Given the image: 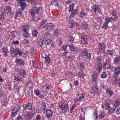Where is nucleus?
I'll list each match as a JSON object with an SVG mask.
<instances>
[{
  "mask_svg": "<svg viewBox=\"0 0 120 120\" xmlns=\"http://www.w3.org/2000/svg\"><path fill=\"white\" fill-rule=\"evenodd\" d=\"M43 40L39 39L37 41L38 44L40 47L44 48L48 43H50L52 40V36L49 33L46 32L43 36Z\"/></svg>",
  "mask_w": 120,
  "mask_h": 120,
  "instance_id": "nucleus-1",
  "label": "nucleus"
},
{
  "mask_svg": "<svg viewBox=\"0 0 120 120\" xmlns=\"http://www.w3.org/2000/svg\"><path fill=\"white\" fill-rule=\"evenodd\" d=\"M41 7L39 8L34 7L32 9H30L29 11L30 14L32 16H35L36 14H37L38 11L41 10Z\"/></svg>",
  "mask_w": 120,
  "mask_h": 120,
  "instance_id": "nucleus-2",
  "label": "nucleus"
},
{
  "mask_svg": "<svg viewBox=\"0 0 120 120\" xmlns=\"http://www.w3.org/2000/svg\"><path fill=\"white\" fill-rule=\"evenodd\" d=\"M43 112L44 113H46V117L48 119L52 117L53 112L51 109H44L43 110Z\"/></svg>",
  "mask_w": 120,
  "mask_h": 120,
  "instance_id": "nucleus-3",
  "label": "nucleus"
},
{
  "mask_svg": "<svg viewBox=\"0 0 120 120\" xmlns=\"http://www.w3.org/2000/svg\"><path fill=\"white\" fill-rule=\"evenodd\" d=\"M33 83L31 81L28 82L27 86L25 88V92L27 93V94L28 95L29 94V90L33 87Z\"/></svg>",
  "mask_w": 120,
  "mask_h": 120,
  "instance_id": "nucleus-4",
  "label": "nucleus"
},
{
  "mask_svg": "<svg viewBox=\"0 0 120 120\" xmlns=\"http://www.w3.org/2000/svg\"><path fill=\"white\" fill-rule=\"evenodd\" d=\"M86 50V49H84L82 50L81 52L82 55L83 56H86V58L87 59H90L91 57V54L87 52Z\"/></svg>",
  "mask_w": 120,
  "mask_h": 120,
  "instance_id": "nucleus-5",
  "label": "nucleus"
},
{
  "mask_svg": "<svg viewBox=\"0 0 120 120\" xmlns=\"http://www.w3.org/2000/svg\"><path fill=\"white\" fill-rule=\"evenodd\" d=\"M54 28V25L52 23L46 24L45 27L46 30L48 31H49L52 30Z\"/></svg>",
  "mask_w": 120,
  "mask_h": 120,
  "instance_id": "nucleus-6",
  "label": "nucleus"
},
{
  "mask_svg": "<svg viewBox=\"0 0 120 120\" xmlns=\"http://www.w3.org/2000/svg\"><path fill=\"white\" fill-rule=\"evenodd\" d=\"M100 53H102L105 52V45L103 43H100L98 46Z\"/></svg>",
  "mask_w": 120,
  "mask_h": 120,
  "instance_id": "nucleus-7",
  "label": "nucleus"
},
{
  "mask_svg": "<svg viewBox=\"0 0 120 120\" xmlns=\"http://www.w3.org/2000/svg\"><path fill=\"white\" fill-rule=\"evenodd\" d=\"M92 10L94 12H97L99 13H100L101 12V10L99 8L98 5L96 4L94 5L92 7Z\"/></svg>",
  "mask_w": 120,
  "mask_h": 120,
  "instance_id": "nucleus-8",
  "label": "nucleus"
},
{
  "mask_svg": "<svg viewBox=\"0 0 120 120\" xmlns=\"http://www.w3.org/2000/svg\"><path fill=\"white\" fill-rule=\"evenodd\" d=\"M81 42L83 45H85L87 43L88 38L87 36L83 35L81 36Z\"/></svg>",
  "mask_w": 120,
  "mask_h": 120,
  "instance_id": "nucleus-9",
  "label": "nucleus"
},
{
  "mask_svg": "<svg viewBox=\"0 0 120 120\" xmlns=\"http://www.w3.org/2000/svg\"><path fill=\"white\" fill-rule=\"evenodd\" d=\"M104 104L105 105V109L108 110L109 112L110 111L111 109L110 106V101L108 100H106L104 102Z\"/></svg>",
  "mask_w": 120,
  "mask_h": 120,
  "instance_id": "nucleus-10",
  "label": "nucleus"
},
{
  "mask_svg": "<svg viewBox=\"0 0 120 120\" xmlns=\"http://www.w3.org/2000/svg\"><path fill=\"white\" fill-rule=\"evenodd\" d=\"M18 2L19 3L21 7V10H24L25 8V7L26 6V3L25 2H22L20 0H18Z\"/></svg>",
  "mask_w": 120,
  "mask_h": 120,
  "instance_id": "nucleus-11",
  "label": "nucleus"
},
{
  "mask_svg": "<svg viewBox=\"0 0 120 120\" xmlns=\"http://www.w3.org/2000/svg\"><path fill=\"white\" fill-rule=\"evenodd\" d=\"M114 77L116 78L118 76V75L120 73V67H117L114 69Z\"/></svg>",
  "mask_w": 120,
  "mask_h": 120,
  "instance_id": "nucleus-12",
  "label": "nucleus"
},
{
  "mask_svg": "<svg viewBox=\"0 0 120 120\" xmlns=\"http://www.w3.org/2000/svg\"><path fill=\"white\" fill-rule=\"evenodd\" d=\"M23 54V52L18 48H15V56L19 55V56H22Z\"/></svg>",
  "mask_w": 120,
  "mask_h": 120,
  "instance_id": "nucleus-13",
  "label": "nucleus"
},
{
  "mask_svg": "<svg viewBox=\"0 0 120 120\" xmlns=\"http://www.w3.org/2000/svg\"><path fill=\"white\" fill-rule=\"evenodd\" d=\"M15 62L18 64L20 65H23L25 64L24 61L22 59H15Z\"/></svg>",
  "mask_w": 120,
  "mask_h": 120,
  "instance_id": "nucleus-14",
  "label": "nucleus"
},
{
  "mask_svg": "<svg viewBox=\"0 0 120 120\" xmlns=\"http://www.w3.org/2000/svg\"><path fill=\"white\" fill-rule=\"evenodd\" d=\"M98 74L96 73H94V74H93V75L92 76V78L91 79L93 82H96V80L98 78Z\"/></svg>",
  "mask_w": 120,
  "mask_h": 120,
  "instance_id": "nucleus-15",
  "label": "nucleus"
},
{
  "mask_svg": "<svg viewBox=\"0 0 120 120\" xmlns=\"http://www.w3.org/2000/svg\"><path fill=\"white\" fill-rule=\"evenodd\" d=\"M11 10V7L9 6H7L5 7L4 9V13L7 14L10 12Z\"/></svg>",
  "mask_w": 120,
  "mask_h": 120,
  "instance_id": "nucleus-16",
  "label": "nucleus"
},
{
  "mask_svg": "<svg viewBox=\"0 0 120 120\" xmlns=\"http://www.w3.org/2000/svg\"><path fill=\"white\" fill-rule=\"evenodd\" d=\"M60 32L58 29H56L53 30V34L55 36H57L60 35Z\"/></svg>",
  "mask_w": 120,
  "mask_h": 120,
  "instance_id": "nucleus-17",
  "label": "nucleus"
},
{
  "mask_svg": "<svg viewBox=\"0 0 120 120\" xmlns=\"http://www.w3.org/2000/svg\"><path fill=\"white\" fill-rule=\"evenodd\" d=\"M120 61V56H116L114 58V63L115 64H117Z\"/></svg>",
  "mask_w": 120,
  "mask_h": 120,
  "instance_id": "nucleus-18",
  "label": "nucleus"
},
{
  "mask_svg": "<svg viewBox=\"0 0 120 120\" xmlns=\"http://www.w3.org/2000/svg\"><path fill=\"white\" fill-rule=\"evenodd\" d=\"M102 59L101 57L99 56L96 58V62L97 63L99 64H102Z\"/></svg>",
  "mask_w": 120,
  "mask_h": 120,
  "instance_id": "nucleus-19",
  "label": "nucleus"
},
{
  "mask_svg": "<svg viewBox=\"0 0 120 120\" xmlns=\"http://www.w3.org/2000/svg\"><path fill=\"white\" fill-rule=\"evenodd\" d=\"M2 51L4 53L3 55L5 57H6L7 55L8 49L7 48L3 47L2 49Z\"/></svg>",
  "mask_w": 120,
  "mask_h": 120,
  "instance_id": "nucleus-20",
  "label": "nucleus"
},
{
  "mask_svg": "<svg viewBox=\"0 0 120 120\" xmlns=\"http://www.w3.org/2000/svg\"><path fill=\"white\" fill-rule=\"evenodd\" d=\"M105 21L108 23H109L110 22H112V20L111 17L108 16H106L105 17Z\"/></svg>",
  "mask_w": 120,
  "mask_h": 120,
  "instance_id": "nucleus-21",
  "label": "nucleus"
},
{
  "mask_svg": "<svg viewBox=\"0 0 120 120\" xmlns=\"http://www.w3.org/2000/svg\"><path fill=\"white\" fill-rule=\"evenodd\" d=\"M11 54L13 57L15 56V49L13 47H11L10 48Z\"/></svg>",
  "mask_w": 120,
  "mask_h": 120,
  "instance_id": "nucleus-22",
  "label": "nucleus"
},
{
  "mask_svg": "<svg viewBox=\"0 0 120 120\" xmlns=\"http://www.w3.org/2000/svg\"><path fill=\"white\" fill-rule=\"evenodd\" d=\"M46 22V21L45 20H43L41 22L40 26V28L42 29L44 28L45 26V24Z\"/></svg>",
  "mask_w": 120,
  "mask_h": 120,
  "instance_id": "nucleus-23",
  "label": "nucleus"
},
{
  "mask_svg": "<svg viewBox=\"0 0 120 120\" xmlns=\"http://www.w3.org/2000/svg\"><path fill=\"white\" fill-rule=\"evenodd\" d=\"M26 72L23 70H20V71H19L17 73V74L19 75H21V74H22V75L23 76L26 75Z\"/></svg>",
  "mask_w": 120,
  "mask_h": 120,
  "instance_id": "nucleus-24",
  "label": "nucleus"
},
{
  "mask_svg": "<svg viewBox=\"0 0 120 120\" xmlns=\"http://www.w3.org/2000/svg\"><path fill=\"white\" fill-rule=\"evenodd\" d=\"M106 93L108 95L112 96L113 94V91L111 90H107L106 91Z\"/></svg>",
  "mask_w": 120,
  "mask_h": 120,
  "instance_id": "nucleus-25",
  "label": "nucleus"
},
{
  "mask_svg": "<svg viewBox=\"0 0 120 120\" xmlns=\"http://www.w3.org/2000/svg\"><path fill=\"white\" fill-rule=\"evenodd\" d=\"M68 110V104H64L63 107V110L64 112H66Z\"/></svg>",
  "mask_w": 120,
  "mask_h": 120,
  "instance_id": "nucleus-26",
  "label": "nucleus"
},
{
  "mask_svg": "<svg viewBox=\"0 0 120 120\" xmlns=\"http://www.w3.org/2000/svg\"><path fill=\"white\" fill-rule=\"evenodd\" d=\"M78 25V24L77 22H73L72 24L70 26L71 28H74L75 26H77Z\"/></svg>",
  "mask_w": 120,
  "mask_h": 120,
  "instance_id": "nucleus-27",
  "label": "nucleus"
},
{
  "mask_svg": "<svg viewBox=\"0 0 120 120\" xmlns=\"http://www.w3.org/2000/svg\"><path fill=\"white\" fill-rule=\"evenodd\" d=\"M51 4L54 6H56L58 4V1L56 0H52L51 2Z\"/></svg>",
  "mask_w": 120,
  "mask_h": 120,
  "instance_id": "nucleus-28",
  "label": "nucleus"
},
{
  "mask_svg": "<svg viewBox=\"0 0 120 120\" xmlns=\"http://www.w3.org/2000/svg\"><path fill=\"white\" fill-rule=\"evenodd\" d=\"M44 87L45 89V92H46L48 91L49 90L50 88V86H49V84H47L44 86Z\"/></svg>",
  "mask_w": 120,
  "mask_h": 120,
  "instance_id": "nucleus-29",
  "label": "nucleus"
},
{
  "mask_svg": "<svg viewBox=\"0 0 120 120\" xmlns=\"http://www.w3.org/2000/svg\"><path fill=\"white\" fill-rule=\"evenodd\" d=\"M64 102L63 101H61L60 103L59 106V109H60L61 110H63V107Z\"/></svg>",
  "mask_w": 120,
  "mask_h": 120,
  "instance_id": "nucleus-30",
  "label": "nucleus"
},
{
  "mask_svg": "<svg viewBox=\"0 0 120 120\" xmlns=\"http://www.w3.org/2000/svg\"><path fill=\"white\" fill-rule=\"evenodd\" d=\"M87 15V12L85 13L84 12H80L79 15L80 17L82 18L83 16H85Z\"/></svg>",
  "mask_w": 120,
  "mask_h": 120,
  "instance_id": "nucleus-31",
  "label": "nucleus"
},
{
  "mask_svg": "<svg viewBox=\"0 0 120 120\" xmlns=\"http://www.w3.org/2000/svg\"><path fill=\"white\" fill-rule=\"evenodd\" d=\"M45 63L47 64H48L50 61V60L49 56H46L45 58Z\"/></svg>",
  "mask_w": 120,
  "mask_h": 120,
  "instance_id": "nucleus-32",
  "label": "nucleus"
},
{
  "mask_svg": "<svg viewBox=\"0 0 120 120\" xmlns=\"http://www.w3.org/2000/svg\"><path fill=\"white\" fill-rule=\"evenodd\" d=\"M11 118H12L15 116V112L14 108L11 110Z\"/></svg>",
  "mask_w": 120,
  "mask_h": 120,
  "instance_id": "nucleus-33",
  "label": "nucleus"
},
{
  "mask_svg": "<svg viewBox=\"0 0 120 120\" xmlns=\"http://www.w3.org/2000/svg\"><path fill=\"white\" fill-rule=\"evenodd\" d=\"M74 5V4L73 3L69 6V12L71 11L74 10L73 9V7Z\"/></svg>",
  "mask_w": 120,
  "mask_h": 120,
  "instance_id": "nucleus-34",
  "label": "nucleus"
},
{
  "mask_svg": "<svg viewBox=\"0 0 120 120\" xmlns=\"http://www.w3.org/2000/svg\"><path fill=\"white\" fill-rule=\"evenodd\" d=\"M78 75L80 77L82 78H83L84 76V72L82 71L79 72Z\"/></svg>",
  "mask_w": 120,
  "mask_h": 120,
  "instance_id": "nucleus-35",
  "label": "nucleus"
},
{
  "mask_svg": "<svg viewBox=\"0 0 120 120\" xmlns=\"http://www.w3.org/2000/svg\"><path fill=\"white\" fill-rule=\"evenodd\" d=\"M101 77L102 78H105L107 76V74L106 72H103L102 74L101 75Z\"/></svg>",
  "mask_w": 120,
  "mask_h": 120,
  "instance_id": "nucleus-36",
  "label": "nucleus"
},
{
  "mask_svg": "<svg viewBox=\"0 0 120 120\" xmlns=\"http://www.w3.org/2000/svg\"><path fill=\"white\" fill-rule=\"evenodd\" d=\"M85 94L84 93H82L81 94L80 97L79 98L78 100L81 101L85 97Z\"/></svg>",
  "mask_w": 120,
  "mask_h": 120,
  "instance_id": "nucleus-37",
  "label": "nucleus"
},
{
  "mask_svg": "<svg viewBox=\"0 0 120 120\" xmlns=\"http://www.w3.org/2000/svg\"><path fill=\"white\" fill-rule=\"evenodd\" d=\"M20 85L19 84L18 85L17 84L15 85V87H16V91L17 94L18 95H19V89L20 88V87L19 86Z\"/></svg>",
  "mask_w": 120,
  "mask_h": 120,
  "instance_id": "nucleus-38",
  "label": "nucleus"
},
{
  "mask_svg": "<svg viewBox=\"0 0 120 120\" xmlns=\"http://www.w3.org/2000/svg\"><path fill=\"white\" fill-rule=\"evenodd\" d=\"M105 116V113L104 112H101L99 115V117L101 119H103Z\"/></svg>",
  "mask_w": 120,
  "mask_h": 120,
  "instance_id": "nucleus-39",
  "label": "nucleus"
},
{
  "mask_svg": "<svg viewBox=\"0 0 120 120\" xmlns=\"http://www.w3.org/2000/svg\"><path fill=\"white\" fill-rule=\"evenodd\" d=\"M120 104V101H116L115 102L114 106L117 107V108L118 106Z\"/></svg>",
  "mask_w": 120,
  "mask_h": 120,
  "instance_id": "nucleus-40",
  "label": "nucleus"
},
{
  "mask_svg": "<svg viewBox=\"0 0 120 120\" xmlns=\"http://www.w3.org/2000/svg\"><path fill=\"white\" fill-rule=\"evenodd\" d=\"M69 47L70 48L71 51H75L76 50V49L75 48V47L73 46L72 45H70L69 46Z\"/></svg>",
  "mask_w": 120,
  "mask_h": 120,
  "instance_id": "nucleus-41",
  "label": "nucleus"
},
{
  "mask_svg": "<svg viewBox=\"0 0 120 120\" xmlns=\"http://www.w3.org/2000/svg\"><path fill=\"white\" fill-rule=\"evenodd\" d=\"M117 15L112 16L111 18L112 20L113 21H115L117 19Z\"/></svg>",
  "mask_w": 120,
  "mask_h": 120,
  "instance_id": "nucleus-42",
  "label": "nucleus"
},
{
  "mask_svg": "<svg viewBox=\"0 0 120 120\" xmlns=\"http://www.w3.org/2000/svg\"><path fill=\"white\" fill-rule=\"evenodd\" d=\"M38 33V32L36 30H35L33 31V33L32 35L33 36L35 37L37 36V35Z\"/></svg>",
  "mask_w": 120,
  "mask_h": 120,
  "instance_id": "nucleus-43",
  "label": "nucleus"
},
{
  "mask_svg": "<svg viewBox=\"0 0 120 120\" xmlns=\"http://www.w3.org/2000/svg\"><path fill=\"white\" fill-rule=\"evenodd\" d=\"M108 23L105 21L104 22L103 25L102 26L103 28H104L105 29L108 27Z\"/></svg>",
  "mask_w": 120,
  "mask_h": 120,
  "instance_id": "nucleus-44",
  "label": "nucleus"
},
{
  "mask_svg": "<svg viewBox=\"0 0 120 120\" xmlns=\"http://www.w3.org/2000/svg\"><path fill=\"white\" fill-rule=\"evenodd\" d=\"M93 114L96 117V118H95V117H94V120H96L98 117V114H97V113L95 111L94 112V113H93Z\"/></svg>",
  "mask_w": 120,
  "mask_h": 120,
  "instance_id": "nucleus-45",
  "label": "nucleus"
},
{
  "mask_svg": "<svg viewBox=\"0 0 120 120\" xmlns=\"http://www.w3.org/2000/svg\"><path fill=\"white\" fill-rule=\"evenodd\" d=\"M20 106L19 105H15V113L17 112L20 109Z\"/></svg>",
  "mask_w": 120,
  "mask_h": 120,
  "instance_id": "nucleus-46",
  "label": "nucleus"
},
{
  "mask_svg": "<svg viewBox=\"0 0 120 120\" xmlns=\"http://www.w3.org/2000/svg\"><path fill=\"white\" fill-rule=\"evenodd\" d=\"M110 112L111 113H113L115 111L116 109L117 108V107L114 106L113 108L112 109V108H111L110 107Z\"/></svg>",
  "mask_w": 120,
  "mask_h": 120,
  "instance_id": "nucleus-47",
  "label": "nucleus"
},
{
  "mask_svg": "<svg viewBox=\"0 0 120 120\" xmlns=\"http://www.w3.org/2000/svg\"><path fill=\"white\" fill-rule=\"evenodd\" d=\"M113 51L112 50H108L107 52V54H109L111 55H113Z\"/></svg>",
  "mask_w": 120,
  "mask_h": 120,
  "instance_id": "nucleus-48",
  "label": "nucleus"
},
{
  "mask_svg": "<svg viewBox=\"0 0 120 120\" xmlns=\"http://www.w3.org/2000/svg\"><path fill=\"white\" fill-rule=\"evenodd\" d=\"M68 39L71 42H72L74 40L73 37L71 36H69V37L68 38Z\"/></svg>",
  "mask_w": 120,
  "mask_h": 120,
  "instance_id": "nucleus-49",
  "label": "nucleus"
},
{
  "mask_svg": "<svg viewBox=\"0 0 120 120\" xmlns=\"http://www.w3.org/2000/svg\"><path fill=\"white\" fill-rule=\"evenodd\" d=\"M34 93L37 96H38L40 94V92L38 90H35L34 91Z\"/></svg>",
  "mask_w": 120,
  "mask_h": 120,
  "instance_id": "nucleus-50",
  "label": "nucleus"
},
{
  "mask_svg": "<svg viewBox=\"0 0 120 120\" xmlns=\"http://www.w3.org/2000/svg\"><path fill=\"white\" fill-rule=\"evenodd\" d=\"M76 106V105L74 104L72 105V106L71 107L70 109V112L71 113H72L73 111V110L74 109V108Z\"/></svg>",
  "mask_w": 120,
  "mask_h": 120,
  "instance_id": "nucleus-51",
  "label": "nucleus"
},
{
  "mask_svg": "<svg viewBox=\"0 0 120 120\" xmlns=\"http://www.w3.org/2000/svg\"><path fill=\"white\" fill-rule=\"evenodd\" d=\"M29 33L28 31H26L25 32H24V36L25 37H27L29 36Z\"/></svg>",
  "mask_w": 120,
  "mask_h": 120,
  "instance_id": "nucleus-52",
  "label": "nucleus"
},
{
  "mask_svg": "<svg viewBox=\"0 0 120 120\" xmlns=\"http://www.w3.org/2000/svg\"><path fill=\"white\" fill-rule=\"evenodd\" d=\"M17 120H23V118L22 117V116L20 115H19L18 116Z\"/></svg>",
  "mask_w": 120,
  "mask_h": 120,
  "instance_id": "nucleus-53",
  "label": "nucleus"
},
{
  "mask_svg": "<svg viewBox=\"0 0 120 120\" xmlns=\"http://www.w3.org/2000/svg\"><path fill=\"white\" fill-rule=\"evenodd\" d=\"M99 67L98 68V69L99 71H100L102 67V64H98Z\"/></svg>",
  "mask_w": 120,
  "mask_h": 120,
  "instance_id": "nucleus-54",
  "label": "nucleus"
},
{
  "mask_svg": "<svg viewBox=\"0 0 120 120\" xmlns=\"http://www.w3.org/2000/svg\"><path fill=\"white\" fill-rule=\"evenodd\" d=\"M27 117L28 119L29 120H30L32 118V115L31 114H28L27 116Z\"/></svg>",
  "mask_w": 120,
  "mask_h": 120,
  "instance_id": "nucleus-55",
  "label": "nucleus"
},
{
  "mask_svg": "<svg viewBox=\"0 0 120 120\" xmlns=\"http://www.w3.org/2000/svg\"><path fill=\"white\" fill-rule=\"evenodd\" d=\"M22 80V79L19 77H15V81H17V82L21 81Z\"/></svg>",
  "mask_w": 120,
  "mask_h": 120,
  "instance_id": "nucleus-56",
  "label": "nucleus"
},
{
  "mask_svg": "<svg viewBox=\"0 0 120 120\" xmlns=\"http://www.w3.org/2000/svg\"><path fill=\"white\" fill-rule=\"evenodd\" d=\"M31 107L32 106L30 104H27V108L28 109H31Z\"/></svg>",
  "mask_w": 120,
  "mask_h": 120,
  "instance_id": "nucleus-57",
  "label": "nucleus"
},
{
  "mask_svg": "<svg viewBox=\"0 0 120 120\" xmlns=\"http://www.w3.org/2000/svg\"><path fill=\"white\" fill-rule=\"evenodd\" d=\"M16 16H20L21 15V13L20 12L18 11L16 13Z\"/></svg>",
  "mask_w": 120,
  "mask_h": 120,
  "instance_id": "nucleus-58",
  "label": "nucleus"
},
{
  "mask_svg": "<svg viewBox=\"0 0 120 120\" xmlns=\"http://www.w3.org/2000/svg\"><path fill=\"white\" fill-rule=\"evenodd\" d=\"M29 42V41L25 39L23 41V43L24 44H27Z\"/></svg>",
  "mask_w": 120,
  "mask_h": 120,
  "instance_id": "nucleus-59",
  "label": "nucleus"
},
{
  "mask_svg": "<svg viewBox=\"0 0 120 120\" xmlns=\"http://www.w3.org/2000/svg\"><path fill=\"white\" fill-rule=\"evenodd\" d=\"M79 66L81 69H82L84 68L83 64L82 63H80Z\"/></svg>",
  "mask_w": 120,
  "mask_h": 120,
  "instance_id": "nucleus-60",
  "label": "nucleus"
},
{
  "mask_svg": "<svg viewBox=\"0 0 120 120\" xmlns=\"http://www.w3.org/2000/svg\"><path fill=\"white\" fill-rule=\"evenodd\" d=\"M82 26L85 29H86L88 27V25L86 24L83 25Z\"/></svg>",
  "mask_w": 120,
  "mask_h": 120,
  "instance_id": "nucleus-61",
  "label": "nucleus"
},
{
  "mask_svg": "<svg viewBox=\"0 0 120 120\" xmlns=\"http://www.w3.org/2000/svg\"><path fill=\"white\" fill-rule=\"evenodd\" d=\"M41 117L39 115H38L36 117L37 120H41Z\"/></svg>",
  "mask_w": 120,
  "mask_h": 120,
  "instance_id": "nucleus-62",
  "label": "nucleus"
},
{
  "mask_svg": "<svg viewBox=\"0 0 120 120\" xmlns=\"http://www.w3.org/2000/svg\"><path fill=\"white\" fill-rule=\"evenodd\" d=\"M116 113L117 114H119L120 113V107L119 108L116 112Z\"/></svg>",
  "mask_w": 120,
  "mask_h": 120,
  "instance_id": "nucleus-63",
  "label": "nucleus"
},
{
  "mask_svg": "<svg viewBox=\"0 0 120 120\" xmlns=\"http://www.w3.org/2000/svg\"><path fill=\"white\" fill-rule=\"evenodd\" d=\"M111 14L112 15V16L116 15V12L115 11H113L111 13Z\"/></svg>",
  "mask_w": 120,
  "mask_h": 120,
  "instance_id": "nucleus-64",
  "label": "nucleus"
}]
</instances>
